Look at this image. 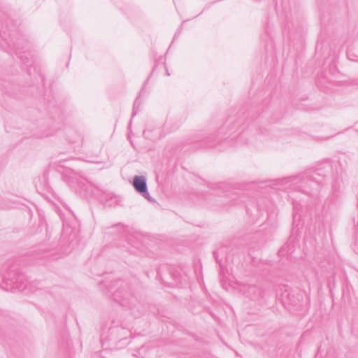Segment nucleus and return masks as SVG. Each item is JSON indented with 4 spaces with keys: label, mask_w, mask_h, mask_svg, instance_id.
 Masks as SVG:
<instances>
[{
    "label": "nucleus",
    "mask_w": 358,
    "mask_h": 358,
    "mask_svg": "<svg viewBox=\"0 0 358 358\" xmlns=\"http://www.w3.org/2000/svg\"><path fill=\"white\" fill-rule=\"evenodd\" d=\"M133 185L136 191L143 194L145 198H148V193L147 192V184L144 177L135 176L134 178Z\"/></svg>",
    "instance_id": "obj_3"
},
{
    "label": "nucleus",
    "mask_w": 358,
    "mask_h": 358,
    "mask_svg": "<svg viewBox=\"0 0 358 358\" xmlns=\"http://www.w3.org/2000/svg\"><path fill=\"white\" fill-rule=\"evenodd\" d=\"M20 204H21L20 203V198L17 197V201L13 200V203L11 204H10L9 206H8V208H17V206Z\"/></svg>",
    "instance_id": "obj_4"
},
{
    "label": "nucleus",
    "mask_w": 358,
    "mask_h": 358,
    "mask_svg": "<svg viewBox=\"0 0 358 358\" xmlns=\"http://www.w3.org/2000/svg\"><path fill=\"white\" fill-rule=\"evenodd\" d=\"M22 285L20 257L8 259L0 268V287L6 291H20Z\"/></svg>",
    "instance_id": "obj_1"
},
{
    "label": "nucleus",
    "mask_w": 358,
    "mask_h": 358,
    "mask_svg": "<svg viewBox=\"0 0 358 358\" xmlns=\"http://www.w3.org/2000/svg\"><path fill=\"white\" fill-rule=\"evenodd\" d=\"M0 36L8 45L10 51L15 53L20 59H22V52L20 48V34L14 30H7L3 25L0 27Z\"/></svg>",
    "instance_id": "obj_2"
}]
</instances>
